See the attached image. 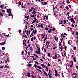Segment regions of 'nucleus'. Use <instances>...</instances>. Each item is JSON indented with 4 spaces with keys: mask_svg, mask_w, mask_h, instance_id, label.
I'll return each instance as SVG.
<instances>
[{
    "mask_svg": "<svg viewBox=\"0 0 78 78\" xmlns=\"http://www.w3.org/2000/svg\"><path fill=\"white\" fill-rule=\"evenodd\" d=\"M61 75H62V77H64V76L63 73H61Z\"/></svg>",
    "mask_w": 78,
    "mask_h": 78,
    "instance_id": "30",
    "label": "nucleus"
},
{
    "mask_svg": "<svg viewBox=\"0 0 78 78\" xmlns=\"http://www.w3.org/2000/svg\"><path fill=\"white\" fill-rule=\"evenodd\" d=\"M32 32L33 33L35 34H36L37 32V31L36 30H33V31H32Z\"/></svg>",
    "mask_w": 78,
    "mask_h": 78,
    "instance_id": "9",
    "label": "nucleus"
},
{
    "mask_svg": "<svg viewBox=\"0 0 78 78\" xmlns=\"http://www.w3.org/2000/svg\"><path fill=\"white\" fill-rule=\"evenodd\" d=\"M21 32V30H20L19 31V33L20 34Z\"/></svg>",
    "mask_w": 78,
    "mask_h": 78,
    "instance_id": "64",
    "label": "nucleus"
},
{
    "mask_svg": "<svg viewBox=\"0 0 78 78\" xmlns=\"http://www.w3.org/2000/svg\"><path fill=\"white\" fill-rule=\"evenodd\" d=\"M27 76H28V77H30V72H27Z\"/></svg>",
    "mask_w": 78,
    "mask_h": 78,
    "instance_id": "11",
    "label": "nucleus"
},
{
    "mask_svg": "<svg viewBox=\"0 0 78 78\" xmlns=\"http://www.w3.org/2000/svg\"><path fill=\"white\" fill-rule=\"evenodd\" d=\"M34 66H35V67H37L38 68L40 69H42V67H41L40 66H37L36 64H34Z\"/></svg>",
    "mask_w": 78,
    "mask_h": 78,
    "instance_id": "4",
    "label": "nucleus"
},
{
    "mask_svg": "<svg viewBox=\"0 0 78 78\" xmlns=\"http://www.w3.org/2000/svg\"><path fill=\"white\" fill-rule=\"evenodd\" d=\"M48 57H51V54L50 53H48Z\"/></svg>",
    "mask_w": 78,
    "mask_h": 78,
    "instance_id": "19",
    "label": "nucleus"
},
{
    "mask_svg": "<svg viewBox=\"0 0 78 78\" xmlns=\"http://www.w3.org/2000/svg\"><path fill=\"white\" fill-rule=\"evenodd\" d=\"M34 40V37H33L32 38H31V41H33Z\"/></svg>",
    "mask_w": 78,
    "mask_h": 78,
    "instance_id": "60",
    "label": "nucleus"
},
{
    "mask_svg": "<svg viewBox=\"0 0 78 78\" xmlns=\"http://www.w3.org/2000/svg\"><path fill=\"white\" fill-rule=\"evenodd\" d=\"M40 60L41 61V62H43L44 61V60L41 58H40Z\"/></svg>",
    "mask_w": 78,
    "mask_h": 78,
    "instance_id": "53",
    "label": "nucleus"
},
{
    "mask_svg": "<svg viewBox=\"0 0 78 78\" xmlns=\"http://www.w3.org/2000/svg\"><path fill=\"white\" fill-rule=\"evenodd\" d=\"M63 48L62 47V46H61L60 47V49H61V51H63Z\"/></svg>",
    "mask_w": 78,
    "mask_h": 78,
    "instance_id": "14",
    "label": "nucleus"
},
{
    "mask_svg": "<svg viewBox=\"0 0 78 78\" xmlns=\"http://www.w3.org/2000/svg\"><path fill=\"white\" fill-rule=\"evenodd\" d=\"M44 52L45 53L46 52V48L44 49Z\"/></svg>",
    "mask_w": 78,
    "mask_h": 78,
    "instance_id": "62",
    "label": "nucleus"
},
{
    "mask_svg": "<svg viewBox=\"0 0 78 78\" xmlns=\"http://www.w3.org/2000/svg\"><path fill=\"white\" fill-rule=\"evenodd\" d=\"M73 64L70 65V66L71 68H72V67H73Z\"/></svg>",
    "mask_w": 78,
    "mask_h": 78,
    "instance_id": "45",
    "label": "nucleus"
},
{
    "mask_svg": "<svg viewBox=\"0 0 78 78\" xmlns=\"http://www.w3.org/2000/svg\"><path fill=\"white\" fill-rule=\"evenodd\" d=\"M72 75L74 76V75H75V76H77L78 74H76V73L75 72H74L72 74Z\"/></svg>",
    "mask_w": 78,
    "mask_h": 78,
    "instance_id": "12",
    "label": "nucleus"
},
{
    "mask_svg": "<svg viewBox=\"0 0 78 78\" xmlns=\"http://www.w3.org/2000/svg\"><path fill=\"white\" fill-rule=\"evenodd\" d=\"M18 4L19 5H21V4H22V3L21 2H18Z\"/></svg>",
    "mask_w": 78,
    "mask_h": 78,
    "instance_id": "32",
    "label": "nucleus"
},
{
    "mask_svg": "<svg viewBox=\"0 0 78 78\" xmlns=\"http://www.w3.org/2000/svg\"><path fill=\"white\" fill-rule=\"evenodd\" d=\"M46 40H47V38H44V43H45L46 41Z\"/></svg>",
    "mask_w": 78,
    "mask_h": 78,
    "instance_id": "34",
    "label": "nucleus"
},
{
    "mask_svg": "<svg viewBox=\"0 0 78 78\" xmlns=\"http://www.w3.org/2000/svg\"><path fill=\"white\" fill-rule=\"evenodd\" d=\"M69 21L71 22H72L74 24V23H75V20L73 19V17H72L71 19H69Z\"/></svg>",
    "mask_w": 78,
    "mask_h": 78,
    "instance_id": "2",
    "label": "nucleus"
},
{
    "mask_svg": "<svg viewBox=\"0 0 78 78\" xmlns=\"http://www.w3.org/2000/svg\"><path fill=\"white\" fill-rule=\"evenodd\" d=\"M35 69L37 70L39 72H40V73H42V71L40 69L37 68V67H35Z\"/></svg>",
    "mask_w": 78,
    "mask_h": 78,
    "instance_id": "8",
    "label": "nucleus"
},
{
    "mask_svg": "<svg viewBox=\"0 0 78 78\" xmlns=\"http://www.w3.org/2000/svg\"><path fill=\"white\" fill-rule=\"evenodd\" d=\"M36 11H34L32 12V14H36Z\"/></svg>",
    "mask_w": 78,
    "mask_h": 78,
    "instance_id": "23",
    "label": "nucleus"
},
{
    "mask_svg": "<svg viewBox=\"0 0 78 78\" xmlns=\"http://www.w3.org/2000/svg\"><path fill=\"white\" fill-rule=\"evenodd\" d=\"M5 43V41L3 42L2 43H0V45L2 46L4 45Z\"/></svg>",
    "mask_w": 78,
    "mask_h": 78,
    "instance_id": "7",
    "label": "nucleus"
},
{
    "mask_svg": "<svg viewBox=\"0 0 78 78\" xmlns=\"http://www.w3.org/2000/svg\"><path fill=\"white\" fill-rule=\"evenodd\" d=\"M54 38H55V40L56 41H57V39L56 38V36H54Z\"/></svg>",
    "mask_w": 78,
    "mask_h": 78,
    "instance_id": "35",
    "label": "nucleus"
},
{
    "mask_svg": "<svg viewBox=\"0 0 78 78\" xmlns=\"http://www.w3.org/2000/svg\"><path fill=\"white\" fill-rule=\"evenodd\" d=\"M23 45H24V46H26V43H25V41L24 40H23Z\"/></svg>",
    "mask_w": 78,
    "mask_h": 78,
    "instance_id": "13",
    "label": "nucleus"
},
{
    "mask_svg": "<svg viewBox=\"0 0 78 78\" xmlns=\"http://www.w3.org/2000/svg\"><path fill=\"white\" fill-rule=\"evenodd\" d=\"M2 49L3 51H4L5 49V48L4 47H2Z\"/></svg>",
    "mask_w": 78,
    "mask_h": 78,
    "instance_id": "39",
    "label": "nucleus"
},
{
    "mask_svg": "<svg viewBox=\"0 0 78 78\" xmlns=\"http://www.w3.org/2000/svg\"><path fill=\"white\" fill-rule=\"evenodd\" d=\"M41 66H42L43 68H46V71H47V72L48 71L49 68L47 66H45V65L43 64H41Z\"/></svg>",
    "mask_w": 78,
    "mask_h": 78,
    "instance_id": "1",
    "label": "nucleus"
},
{
    "mask_svg": "<svg viewBox=\"0 0 78 78\" xmlns=\"http://www.w3.org/2000/svg\"><path fill=\"white\" fill-rule=\"evenodd\" d=\"M6 9H7V13H9V12H10V10L6 8Z\"/></svg>",
    "mask_w": 78,
    "mask_h": 78,
    "instance_id": "20",
    "label": "nucleus"
},
{
    "mask_svg": "<svg viewBox=\"0 0 78 78\" xmlns=\"http://www.w3.org/2000/svg\"><path fill=\"white\" fill-rule=\"evenodd\" d=\"M30 49H31V51H33V49L32 47V46L30 47Z\"/></svg>",
    "mask_w": 78,
    "mask_h": 78,
    "instance_id": "41",
    "label": "nucleus"
},
{
    "mask_svg": "<svg viewBox=\"0 0 78 78\" xmlns=\"http://www.w3.org/2000/svg\"><path fill=\"white\" fill-rule=\"evenodd\" d=\"M36 23V21H35V20H33V21H32V23Z\"/></svg>",
    "mask_w": 78,
    "mask_h": 78,
    "instance_id": "46",
    "label": "nucleus"
},
{
    "mask_svg": "<svg viewBox=\"0 0 78 78\" xmlns=\"http://www.w3.org/2000/svg\"><path fill=\"white\" fill-rule=\"evenodd\" d=\"M69 8L70 9H71V7H72V6L71 5H69Z\"/></svg>",
    "mask_w": 78,
    "mask_h": 78,
    "instance_id": "63",
    "label": "nucleus"
},
{
    "mask_svg": "<svg viewBox=\"0 0 78 78\" xmlns=\"http://www.w3.org/2000/svg\"><path fill=\"white\" fill-rule=\"evenodd\" d=\"M31 77H32V78H34L33 74H32V75L31 76Z\"/></svg>",
    "mask_w": 78,
    "mask_h": 78,
    "instance_id": "51",
    "label": "nucleus"
},
{
    "mask_svg": "<svg viewBox=\"0 0 78 78\" xmlns=\"http://www.w3.org/2000/svg\"><path fill=\"white\" fill-rule=\"evenodd\" d=\"M73 50L74 51L76 50V46L73 47Z\"/></svg>",
    "mask_w": 78,
    "mask_h": 78,
    "instance_id": "24",
    "label": "nucleus"
},
{
    "mask_svg": "<svg viewBox=\"0 0 78 78\" xmlns=\"http://www.w3.org/2000/svg\"><path fill=\"white\" fill-rule=\"evenodd\" d=\"M12 14H11V12H10V13H9L8 14V16H12Z\"/></svg>",
    "mask_w": 78,
    "mask_h": 78,
    "instance_id": "31",
    "label": "nucleus"
},
{
    "mask_svg": "<svg viewBox=\"0 0 78 78\" xmlns=\"http://www.w3.org/2000/svg\"><path fill=\"white\" fill-rule=\"evenodd\" d=\"M43 72H44V75H45L47 77H48V75L44 69H43Z\"/></svg>",
    "mask_w": 78,
    "mask_h": 78,
    "instance_id": "6",
    "label": "nucleus"
},
{
    "mask_svg": "<svg viewBox=\"0 0 78 78\" xmlns=\"http://www.w3.org/2000/svg\"><path fill=\"white\" fill-rule=\"evenodd\" d=\"M29 16H27V18L26 19L27 20H29Z\"/></svg>",
    "mask_w": 78,
    "mask_h": 78,
    "instance_id": "42",
    "label": "nucleus"
},
{
    "mask_svg": "<svg viewBox=\"0 0 78 78\" xmlns=\"http://www.w3.org/2000/svg\"><path fill=\"white\" fill-rule=\"evenodd\" d=\"M27 66H29V68H31L32 66V64H27Z\"/></svg>",
    "mask_w": 78,
    "mask_h": 78,
    "instance_id": "10",
    "label": "nucleus"
},
{
    "mask_svg": "<svg viewBox=\"0 0 78 78\" xmlns=\"http://www.w3.org/2000/svg\"><path fill=\"white\" fill-rule=\"evenodd\" d=\"M48 32H49V33H50L51 32V29H50L49 30H48Z\"/></svg>",
    "mask_w": 78,
    "mask_h": 78,
    "instance_id": "47",
    "label": "nucleus"
},
{
    "mask_svg": "<svg viewBox=\"0 0 78 78\" xmlns=\"http://www.w3.org/2000/svg\"><path fill=\"white\" fill-rule=\"evenodd\" d=\"M48 3H47V2H44V5H47Z\"/></svg>",
    "mask_w": 78,
    "mask_h": 78,
    "instance_id": "44",
    "label": "nucleus"
},
{
    "mask_svg": "<svg viewBox=\"0 0 78 78\" xmlns=\"http://www.w3.org/2000/svg\"><path fill=\"white\" fill-rule=\"evenodd\" d=\"M4 68V66H1L0 67V69H2V68Z\"/></svg>",
    "mask_w": 78,
    "mask_h": 78,
    "instance_id": "43",
    "label": "nucleus"
},
{
    "mask_svg": "<svg viewBox=\"0 0 78 78\" xmlns=\"http://www.w3.org/2000/svg\"><path fill=\"white\" fill-rule=\"evenodd\" d=\"M41 4L43 5H44V2H41Z\"/></svg>",
    "mask_w": 78,
    "mask_h": 78,
    "instance_id": "55",
    "label": "nucleus"
},
{
    "mask_svg": "<svg viewBox=\"0 0 78 78\" xmlns=\"http://www.w3.org/2000/svg\"><path fill=\"white\" fill-rule=\"evenodd\" d=\"M71 27H74V25L73 23L72 24Z\"/></svg>",
    "mask_w": 78,
    "mask_h": 78,
    "instance_id": "49",
    "label": "nucleus"
},
{
    "mask_svg": "<svg viewBox=\"0 0 78 78\" xmlns=\"http://www.w3.org/2000/svg\"><path fill=\"white\" fill-rule=\"evenodd\" d=\"M5 36L7 37H9L10 36L9 34L8 35H5Z\"/></svg>",
    "mask_w": 78,
    "mask_h": 78,
    "instance_id": "37",
    "label": "nucleus"
},
{
    "mask_svg": "<svg viewBox=\"0 0 78 78\" xmlns=\"http://www.w3.org/2000/svg\"><path fill=\"white\" fill-rule=\"evenodd\" d=\"M39 51H38L37 50H36V53H37L38 54L39 53Z\"/></svg>",
    "mask_w": 78,
    "mask_h": 78,
    "instance_id": "59",
    "label": "nucleus"
},
{
    "mask_svg": "<svg viewBox=\"0 0 78 78\" xmlns=\"http://www.w3.org/2000/svg\"><path fill=\"white\" fill-rule=\"evenodd\" d=\"M65 9L66 10H68L69 9V7L67 6L65 7Z\"/></svg>",
    "mask_w": 78,
    "mask_h": 78,
    "instance_id": "16",
    "label": "nucleus"
},
{
    "mask_svg": "<svg viewBox=\"0 0 78 78\" xmlns=\"http://www.w3.org/2000/svg\"><path fill=\"white\" fill-rule=\"evenodd\" d=\"M4 4L2 5H1L0 8H3L4 7Z\"/></svg>",
    "mask_w": 78,
    "mask_h": 78,
    "instance_id": "22",
    "label": "nucleus"
},
{
    "mask_svg": "<svg viewBox=\"0 0 78 78\" xmlns=\"http://www.w3.org/2000/svg\"><path fill=\"white\" fill-rule=\"evenodd\" d=\"M7 62L9 63L10 62V60L9 59H7L6 60H5V63H7Z\"/></svg>",
    "mask_w": 78,
    "mask_h": 78,
    "instance_id": "5",
    "label": "nucleus"
},
{
    "mask_svg": "<svg viewBox=\"0 0 78 78\" xmlns=\"http://www.w3.org/2000/svg\"><path fill=\"white\" fill-rule=\"evenodd\" d=\"M28 30H27L26 31V34H27V35H28Z\"/></svg>",
    "mask_w": 78,
    "mask_h": 78,
    "instance_id": "56",
    "label": "nucleus"
},
{
    "mask_svg": "<svg viewBox=\"0 0 78 78\" xmlns=\"http://www.w3.org/2000/svg\"><path fill=\"white\" fill-rule=\"evenodd\" d=\"M57 48V46H55V47H53V50H55L56 49V48Z\"/></svg>",
    "mask_w": 78,
    "mask_h": 78,
    "instance_id": "17",
    "label": "nucleus"
},
{
    "mask_svg": "<svg viewBox=\"0 0 78 78\" xmlns=\"http://www.w3.org/2000/svg\"><path fill=\"white\" fill-rule=\"evenodd\" d=\"M55 76H58V73H55Z\"/></svg>",
    "mask_w": 78,
    "mask_h": 78,
    "instance_id": "33",
    "label": "nucleus"
},
{
    "mask_svg": "<svg viewBox=\"0 0 78 78\" xmlns=\"http://www.w3.org/2000/svg\"><path fill=\"white\" fill-rule=\"evenodd\" d=\"M70 62L71 63V64L72 65H73L74 64L73 62V61L71 60H70Z\"/></svg>",
    "mask_w": 78,
    "mask_h": 78,
    "instance_id": "29",
    "label": "nucleus"
},
{
    "mask_svg": "<svg viewBox=\"0 0 78 78\" xmlns=\"http://www.w3.org/2000/svg\"><path fill=\"white\" fill-rule=\"evenodd\" d=\"M67 1L66 2L67 3L69 4L70 3V2H69V0H67Z\"/></svg>",
    "mask_w": 78,
    "mask_h": 78,
    "instance_id": "28",
    "label": "nucleus"
},
{
    "mask_svg": "<svg viewBox=\"0 0 78 78\" xmlns=\"http://www.w3.org/2000/svg\"><path fill=\"white\" fill-rule=\"evenodd\" d=\"M55 30V28H53V29H51V31H54Z\"/></svg>",
    "mask_w": 78,
    "mask_h": 78,
    "instance_id": "36",
    "label": "nucleus"
},
{
    "mask_svg": "<svg viewBox=\"0 0 78 78\" xmlns=\"http://www.w3.org/2000/svg\"><path fill=\"white\" fill-rule=\"evenodd\" d=\"M63 20H62L61 21V23L59 22V23L60 24H63Z\"/></svg>",
    "mask_w": 78,
    "mask_h": 78,
    "instance_id": "18",
    "label": "nucleus"
},
{
    "mask_svg": "<svg viewBox=\"0 0 78 78\" xmlns=\"http://www.w3.org/2000/svg\"><path fill=\"white\" fill-rule=\"evenodd\" d=\"M64 49L65 50V51H66L67 50V47L65 45L64 46Z\"/></svg>",
    "mask_w": 78,
    "mask_h": 78,
    "instance_id": "15",
    "label": "nucleus"
},
{
    "mask_svg": "<svg viewBox=\"0 0 78 78\" xmlns=\"http://www.w3.org/2000/svg\"><path fill=\"white\" fill-rule=\"evenodd\" d=\"M42 36H43V37H42V39L44 38V35L43 34H42Z\"/></svg>",
    "mask_w": 78,
    "mask_h": 78,
    "instance_id": "54",
    "label": "nucleus"
},
{
    "mask_svg": "<svg viewBox=\"0 0 78 78\" xmlns=\"http://www.w3.org/2000/svg\"><path fill=\"white\" fill-rule=\"evenodd\" d=\"M35 63L36 64H39V62H37V61H35Z\"/></svg>",
    "mask_w": 78,
    "mask_h": 78,
    "instance_id": "27",
    "label": "nucleus"
},
{
    "mask_svg": "<svg viewBox=\"0 0 78 78\" xmlns=\"http://www.w3.org/2000/svg\"><path fill=\"white\" fill-rule=\"evenodd\" d=\"M71 56H72V58H73V61L74 62L76 63L77 62V61H76V57L75 56L74 57V56L73 55H72Z\"/></svg>",
    "mask_w": 78,
    "mask_h": 78,
    "instance_id": "3",
    "label": "nucleus"
},
{
    "mask_svg": "<svg viewBox=\"0 0 78 78\" xmlns=\"http://www.w3.org/2000/svg\"><path fill=\"white\" fill-rule=\"evenodd\" d=\"M46 17H47L46 15H45V16H43V18H44V19H43V20H46V18H45Z\"/></svg>",
    "mask_w": 78,
    "mask_h": 78,
    "instance_id": "26",
    "label": "nucleus"
},
{
    "mask_svg": "<svg viewBox=\"0 0 78 78\" xmlns=\"http://www.w3.org/2000/svg\"><path fill=\"white\" fill-rule=\"evenodd\" d=\"M68 44H69V45H71V44H70V43L69 42V41H68Z\"/></svg>",
    "mask_w": 78,
    "mask_h": 78,
    "instance_id": "50",
    "label": "nucleus"
},
{
    "mask_svg": "<svg viewBox=\"0 0 78 78\" xmlns=\"http://www.w3.org/2000/svg\"><path fill=\"white\" fill-rule=\"evenodd\" d=\"M76 36H78V32L77 31H76Z\"/></svg>",
    "mask_w": 78,
    "mask_h": 78,
    "instance_id": "40",
    "label": "nucleus"
},
{
    "mask_svg": "<svg viewBox=\"0 0 78 78\" xmlns=\"http://www.w3.org/2000/svg\"><path fill=\"white\" fill-rule=\"evenodd\" d=\"M66 23V21L65 20H64V24H65Z\"/></svg>",
    "mask_w": 78,
    "mask_h": 78,
    "instance_id": "48",
    "label": "nucleus"
},
{
    "mask_svg": "<svg viewBox=\"0 0 78 78\" xmlns=\"http://www.w3.org/2000/svg\"><path fill=\"white\" fill-rule=\"evenodd\" d=\"M31 17L33 18L34 17V15H31Z\"/></svg>",
    "mask_w": 78,
    "mask_h": 78,
    "instance_id": "61",
    "label": "nucleus"
},
{
    "mask_svg": "<svg viewBox=\"0 0 78 78\" xmlns=\"http://www.w3.org/2000/svg\"><path fill=\"white\" fill-rule=\"evenodd\" d=\"M51 70L49 69V74H51Z\"/></svg>",
    "mask_w": 78,
    "mask_h": 78,
    "instance_id": "58",
    "label": "nucleus"
},
{
    "mask_svg": "<svg viewBox=\"0 0 78 78\" xmlns=\"http://www.w3.org/2000/svg\"><path fill=\"white\" fill-rule=\"evenodd\" d=\"M21 7H22V8H23V9H24V8L25 9V8H26V7H25V6H22Z\"/></svg>",
    "mask_w": 78,
    "mask_h": 78,
    "instance_id": "57",
    "label": "nucleus"
},
{
    "mask_svg": "<svg viewBox=\"0 0 78 78\" xmlns=\"http://www.w3.org/2000/svg\"><path fill=\"white\" fill-rule=\"evenodd\" d=\"M70 13L69 12H68L67 13L66 15H67V16H69V14H70Z\"/></svg>",
    "mask_w": 78,
    "mask_h": 78,
    "instance_id": "38",
    "label": "nucleus"
},
{
    "mask_svg": "<svg viewBox=\"0 0 78 78\" xmlns=\"http://www.w3.org/2000/svg\"><path fill=\"white\" fill-rule=\"evenodd\" d=\"M48 76H49V78H52V76L51 75V74H49V73H48Z\"/></svg>",
    "mask_w": 78,
    "mask_h": 78,
    "instance_id": "21",
    "label": "nucleus"
},
{
    "mask_svg": "<svg viewBox=\"0 0 78 78\" xmlns=\"http://www.w3.org/2000/svg\"><path fill=\"white\" fill-rule=\"evenodd\" d=\"M59 46H61V42H60L59 43Z\"/></svg>",
    "mask_w": 78,
    "mask_h": 78,
    "instance_id": "52",
    "label": "nucleus"
},
{
    "mask_svg": "<svg viewBox=\"0 0 78 78\" xmlns=\"http://www.w3.org/2000/svg\"><path fill=\"white\" fill-rule=\"evenodd\" d=\"M37 50H38V51H40V47H38V49H37Z\"/></svg>",
    "mask_w": 78,
    "mask_h": 78,
    "instance_id": "25",
    "label": "nucleus"
}]
</instances>
